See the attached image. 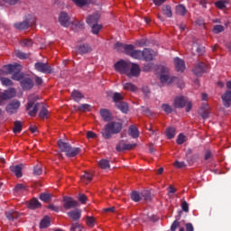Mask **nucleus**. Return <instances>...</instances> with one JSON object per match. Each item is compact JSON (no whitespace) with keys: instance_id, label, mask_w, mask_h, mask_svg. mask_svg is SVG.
<instances>
[{"instance_id":"obj_3","label":"nucleus","mask_w":231,"mask_h":231,"mask_svg":"<svg viewBox=\"0 0 231 231\" xmlns=\"http://www.w3.org/2000/svg\"><path fill=\"white\" fill-rule=\"evenodd\" d=\"M122 131V123L110 122L106 125L105 129L102 131L104 138L109 140L113 134H118Z\"/></svg>"},{"instance_id":"obj_49","label":"nucleus","mask_w":231,"mask_h":231,"mask_svg":"<svg viewBox=\"0 0 231 231\" xmlns=\"http://www.w3.org/2000/svg\"><path fill=\"white\" fill-rule=\"evenodd\" d=\"M0 80H1V83L4 85V86H12L14 84V82L12 81V79H8V78H3L1 77L0 78Z\"/></svg>"},{"instance_id":"obj_61","label":"nucleus","mask_w":231,"mask_h":231,"mask_svg":"<svg viewBox=\"0 0 231 231\" xmlns=\"http://www.w3.org/2000/svg\"><path fill=\"white\" fill-rule=\"evenodd\" d=\"M34 174L37 176H40V174H42V170L41 169L40 166H35L33 170Z\"/></svg>"},{"instance_id":"obj_8","label":"nucleus","mask_w":231,"mask_h":231,"mask_svg":"<svg viewBox=\"0 0 231 231\" xmlns=\"http://www.w3.org/2000/svg\"><path fill=\"white\" fill-rule=\"evenodd\" d=\"M129 62L125 60H119L115 64V69L116 71H118V73H121L122 75L127 74V69L129 68Z\"/></svg>"},{"instance_id":"obj_29","label":"nucleus","mask_w":231,"mask_h":231,"mask_svg":"<svg viewBox=\"0 0 231 231\" xmlns=\"http://www.w3.org/2000/svg\"><path fill=\"white\" fill-rule=\"evenodd\" d=\"M122 86H123V89H125V91L134 92V91H136V89H138V88L131 82H126V83L123 82Z\"/></svg>"},{"instance_id":"obj_37","label":"nucleus","mask_w":231,"mask_h":231,"mask_svg":"<svg viewBox=\"0 0 231 231\" xmlns=\"http://www.w3.org/2000/svg\"><path fill=\"white\" fill-rule=\"evenodd\" d=\"M14 192L16 194H23V192H26V186L23 184H17L14 187Z\"/></svg>"},{"instance_id":"obj_16","label":"nucleus","mask_w":231,"mask_h":231,"mask_svg":"<svg viewBox=\"0 0 231 231\" xmlns=\"http://www.w3.org/2000/svg\"><path fill=\"white\" fill-rule=\"evenodd\" d=\"M15 88H8L7 90L0 93V98L1 100H10V98H14V97H15Z\"/></svg>"},{"instance_id":"obj_48","label":"nucleus","mask_w":231,"mask_h":231,"mask_svg":"<svg viewBox=\"0 0 231 231\" xmlns=\"http://www.w3.org/2000/svg\"><path fill=\"white\" fill-rule=\"evenodd\" d=\"M99 167L102 169H109L110 165H109V161L106 160V159H102L99 163H98Z\"/></svg>"},{"instance_id":"obj_32","label":"nucleus","mask_w":231,"mask_h":231,"mask_svg":"<svg viewBox=\"0 0 231 231\" xmlns=\"http://www.w3.org/2000/svg\"><path fill=\"white\" fill-rule=\"evenodd\" d=\"M128 133L132 138H138V136H140V133L138 132V128H136V126H130Z\"/></svg>"},{"instance_id":"obj_5","label":"nucleus","mask_w":231,"mask_h":231,"mask_svg":"<svg viewBox=\"0 0 231 231\" xmlns=\"http://www.w3.org/2000/svg\"><path fill=\"white\" fill-rule=\"evenodd\" d=\"M58 145L60 151L66 153V156H68V158H74V156H77V154L80 152L79 148H73L69 143H64L62 141H59Z\"/></svg>"},{"instance_id":"obj_27","label":"nucleus","mask_w":231,"mask_h":231,"mask_svg":"<svg viewBox=\"0 0 231 231\" xmlns=\"http://www.w3.org/2000/svg\"><path fill=\"white\" fill-rule=\"evenodd\" d=\"M91 51V47H89V44L83 43L78 47V52L83 55L84 53H89Z\"/></svg>"},{"instance_id":"obj_47","label":"nucleus","mask_w":231,"mask_h":231,"mask_svg":"<svg viewBox=\"0 0 231 231\" xmlns=\"http://www.w3.org/2000/svg\"><path fill=\"white\" fill-rule=\"evenodd\" d=\"M40 199L45 203H48V201L51 199V195L50 193H42L40 195Z\"/></svg>"},{"instance_id":"obj_23","label":"nucleus","mask_w":231,"mask_h":231,"mask_svg":"<svg viewBox=\"0 0 231 231\" xmlns=\"http://www.w3.org/2000/svg\"><path fill=\"white\" fill-rule=\"evenodd\" d=\"M225 107H230L231 105V91L226 90L221 97Z\"/></svg>"},{"instance_id":"obj_9","label":"nucleus","mask_w":231,"mask_h":231,"mask_svg":"<svg viewBox=\"0 0 231 231\" xmlns=\"http://www.w3.org/2000/svg\"><path fill=\"white\" fill-rule=\"evenodd\" d=\"M19 107H21V102L17 99L12 100L6 106V112L9 115H15L19 111Z\"/></svg>"},{"instance_id":"obj_58","label":"nucleus","mask_w":231,"mask_h":231,"mask_svg":"<svg viewBox=\"0 0 231 231\" xmlns=\"http://www.w3.org/2000/svg\"><path fill=\"white\" fill-rule=\"evenodd\" d=\"M173 165L176 167V169H181L185 167V162L176 161Z\"/></svg>"},{"instance_id":"obj_62","label":"nucleus","mask_w":231,"mask_h":231,"mask_svg":"<svg viewBox=\"0 0 231 231\" xmlns=\"http://www.w3.org/2000/svg\"><path fill=\"white\" fill-rule=\"evenodd\" d=\"M136 45L140 46V47L146 46L147 45V41L143 40H143H139V41L136 42Z\"/></svg>"},{"instance_id":"obj_12","label":"nucleus","mask_w":231,"mask_h":231,"mask_svg":"<svg viewBox=\"0 0 231 231\" xmlns=\"http://www.w3.org/2000/svg\"><path fill=\"white\" fill-rule=\"evenodd\" d=\"M131 198L133 201L135 202L140 201L142 198H143L145 201H151V195L147 192L142 193V195H140L137 191H133L131 194Z\"/></svg>"},{"instance_id":"obj_39","label":"nucleus","mask_w":231,"mask_h":231,"mask_svg":"<svg viewBox=\"0 0 231 231\" xmlns=\"http://www.w3.org/2000/svg\"><path fill=\"white\" fill-rule=\"evenodd\" d=\"M92 178H93V175L91 173L85 172L81 176V181H83V183H89L91 181Z\"/></svg>"},{"instance_id":"obj_33","label":"nucleus","mask_w":231,"mask_h":231,"mask_svg":"<svg viewBox=\"0 0 231 231\" xmlns=\"http://www.w3.org/2000/svg\"><path fill=\"white\" fill-rule=\"evenodd\" d=\"M5 216H6L7 219L12 221V220L17 219V217H19V213L17 211L11 210L9 212H6Z\"/></svg>"},{"instance_id":"obj_28","label":"nucleus","mask_w":231,"mask_h":231,"mask_svg":"<svg viewBox=\"0 0 231 231\" xmlns=\"http://www.w3.org/2000/svg\"><path fill=\"white\" fill-rule=\"evenodd\" d=\"M14 27H16L17 30H26L30 27V20L14 23Z\"/></svg>"},{"instance_id":"obj_52","label":"nucleus","mask_w":231,"mask_h":231,"mask_svg":"<svg viewBox=\"0 0 231 231\" xmlns=\"http://www.w3.org/2000/svg\"><path fill=\"white\" fill-rule=\"evenodd\" d=\"M221 32H225V26L217 24L213 27V33H221Z\"/></svg>"},{"instance_id":"obj_14","label":"nucleus","mask_w":231,"mask_h":231,"mask_svg":"<svg viewBox=\"0 0 231 231\" xmlns=\"http://www.w3.org/2000/svg\"><path fill=\"white\" fill-rule=\"evenodd\" d=\"M63 207L66 208V210H69L70 208H77V207H79V202L73 200L69 197H64Z\"/></svg>"},{"instance_id":"obj_46","label":"nucleus","mask_w":231,"mask_h":231,"mask_svg":"<svg viewBox=\"0 0 231 231\" xmlns=\"http://www.w3.org/2000/svg\"><path fill=\"white\" fill-rule=\"evenodd\" d=\"M33 44V42L30 39H24L21 42V46L23 48H31V46Z\"/></svg>"},{"instance_id":"obj_36","label":"nucleus","mask_w":231,"mask_h":231,"mask_svg":"<svg viewBox=\"0 0 231 231\" xmlns=\"http://www.w3.org/2000/svg\"><path fill=\"white\" fill-rule=\"evenodd\" d=\"M166 136H167V138H169V140H171V138L176 136V128H174V127L167 128Z\"/></svg>"},{"instance_id":"obj_57","label":"nucleus","mask_w":231,"mask_h":231,"mask_svg":"<svg viewBox=\"0 0 231 231\" xmlns=\"http://www.w3.org/2000/svg\"><path fill=\"white\" fill-rule=\"evenodd\" d=\"M79 111H91V106L88 104H83L79 106Z\"/></svg>"},{"instance_id":"obj_19","label":"nucleus","mask_w":231,"mask_h":231,"mask_svg":"<svg viewBox=\"0 0 231 231\" xmlns=\"http://www.w3.org/2000/svg\"><path fill=\"white\" fill-rule=\"evenodd\" d=\"M134 147H136V143H125L124 142H120L117 145H116V151H118L119 152L122 151H131V149H134Z\"/></svg>"},{"instance_id":"obj_44","label":"nucleus","mask_w":231,"mask_h":231,"mask_svg":"<svg viewBox=\"0 0 231 231\" xmlns=\"http://www.w3.org/2000/svg\"><path fill=\"white\" fill-rule=\"evenodd\" d=\"M90 26L92 28V33H94V35H98L99 32L102 30V24L96 23Z\"/></svg>"},{"instance_id":"obj_64","label":"nucleus","mask_w":231,"mask_h":231,"mask_svg":"<svg viewBox=\"0 0 231 231\" xmlns=\"http://www.w3.org/2000/svg\"><path fill=\"white\" fill-rule=\"evenodd\" d=\"M186 231H194V226L190 223L186 224Z\"/></svg>"},{"instance_id":"obj_31","label":"nucleus","mask_w":231,"mask_h":231,"mask_svg":"<svg viewBox=\"0 0 231 231\" xmlns=\"http://www.w3.org/2000/svg\"><path fill=\"white\" fill-rule=\"evenodd\" d=\"M28 207L32 208V210H35V208H41V202H39L37 199H32L30 200Z\"/></svg>"},{"instance_id":"obj_25","label":"nucleus","mask_w":231,"mask_h":231,"mask_svg":"<svg viewBox=\"0 0 231 231\" xmlns=\"http://www.w3.org/2000/svg\"><path fill=\"white\" fill-rule=\"evenodd\" d=\"M10 171L12 172H14V174L16 176V178L23 177V166H21V165L11 166Z\"/></svg>"},{"instance_id":"obj_18","label":"nucleus","mask_w":231,"mask_h":231,"mask_svg":"<svg viewBox=\"0 0 231 231\" xmlns=\"http://www.w3.org/2000/svg\"><path fill=\"white\" fill-rule=\"evenodd\" d=\"M67 216H69L72 221H79V219H80L82 217V209L76 208L70 210L67 213Z\"/></svg>"},{"instance_id":"obj_21","label":"nucleus","mask_w":231,"mask_h":231,"mask_svg":"<svg viewBox=\"0 0 231 231\" xmlns=\"http://www.w3.org/2000/svg\"><path fill=\"white\" fill-rule=\"evenodd\" d=\"M100 19V14L98 13H95L94 14L92 15H89L88 18H87V23L89 26H93L95 24H98V21Z\"/></svg>"},{"instance_id":"obj_13","label":"nucleus","mask_w":231,"mask_h":231,"mask_svg":"<svg viewBox=\"0 0 231 231\" xmlns=\"http://www.w3.org/2000/svg\"><path fill=\"white\" fill-rule=\"evenodd\" d=\"M199 115L201 116L204 120H207L208 116H210V106L207 103H203L199 109Z\"/></svg>"},{"instance_id":"obj_35","label":"nucleus","mask_w":231,"mask_h":231,"mask_svg":"<svg viewBox=\"0 0 231 231\" xmlns=\"http://www.w3.org/2000/svg\"><path fill=\"white\" fill-rule=\"evenodd\" d=\"M71 97L73 98V100H75V102H80V100H82V98H84V96H82V93H80L79 91L74 90L71 94Z\"/></svg>"},{"instance_id":"obj_38","label":"nucleus","mask_w":231,"mask_h":231,"mask_svg":"<svg viewBox=\"0 0 231 231\" xmlns=\"http://www.w3.org/2000/svg\"><path fill=\"white\" fill-rule=\"evenodd\" d=\"M40 107V118H48V109H46V106L41 104Z\"/></svg>"},{"instance_id":"obj_55","label":"nucleus","mask_w":231,"mask_h":231,"mask_svg":"<svg viewBox=\"0 0 231 231\" xmlns=\"http://www.w3.org/2000/svg\"><path fill=\"white\" fill-rule=\"evenodd\" d=\"M7 5H17L19 3V0H0V6H5V4Z\"/></svg>"},{"instance_id":"obj_1","label":"nucleus","mask_w":231,"mask_h":231,"mask_svg":"<svg viewBox=\"0 0 231 231\" xmlns=\"http://www.w3.org/2000/svg\"><path fill=\"white\" fill-rule=\"evenodd\" d=\"M21 69H23L21 64L6 65L3 69H0V76L3 75V73L6 75L13 74V80H19L23 89H32V88H33V80L29 77H24L21 73Z\"/></svg>"},{"instance_id":"obj_26","label":"nucleus","mask_w":231,"mask_h":231,"mask_svg":"<svg viewBox=\"0 0 231 231\" xmlns=\"http://www.w3.org/2000/svg\"><path fill=\"white\" fill-rule=\"evenodd\" d=\"M100 115L105 122H111V112H109V110L102 108L100 110Z\"/></svg>"},{"instance_id":"obj_15","label":"nucleus","mask_w":231,"mask_h":231,"mask_svg":"<svg viewBox=\"0 0 231 231\" xmlns=\"http://www.w3.org/2000/svg\"><path fill=\"white\" fill-rule=\"evenodd\" d=\"M207 71V65L201 61H198L193 69V73L197 75V77H199L203 75Z\"/></svg>"},{"instance_id":"obj_40","label":"nucleus","mask_w":231,"mask_h":231,"mask_svg":"<svg viewBox=\"0 0 231 231\" xmlns=\"http://www.w3.org/2000/svg\"><path fill=\"white\" fill-rule=\"evenodd\" d=\"M162 14L166 15V17H172V9L171 8V5L163 6Z\"/></svg>"},{"instance_id":"obj_56","label":"nucleus","mask_w":231,"mask_h":231,"mask_svg":"<svg viewBox=\"0 0 231 231\" xmlns=\"http://www.w3.org/2000/svg\"><path fill=\"white\" fill-rule=\"evenodd\" d=\"M87 225L88 226H90L91 228H93V226H95V217H87Z\"/></svg>"},{"instance_id":"obj_60","label":"nucleus","mask_w":231,"mask_h":231,"mask_svg":"<svg viewBox=\"0 0 231 231\" xmlns=\"http://www.w3.org/2000/svg\"><path fill=\"white\" fill-rule=\"evenodd\" d=\"M181 209L183 212H189V203H187V201L181 203Z\"/></svg>"},{"instance_id":"obj_43","label":"nucleus","mask_w":231,"mask_h":231,"mask_svg":"<svg viewBox=\"0 0 231 231\" xmlns=\"http://www.w3.org/2000/svg\"><path fill=\"white\" fill-rule=\"evenodd\" d=\"M176 12L179 15H185L187 14V8H185V5H180L176 7Z\"/></svg>"},{"instance_id":"obj_59","label":"nucleus","mask_w":231,"mask_h":231,"mask_svg":"<svg viewBox=\"0 0 231 231\" xmlns=\"http://www.w3.org/2000/svg\"><path fill=\"white\" fill-rule=\"evenodd\" d=\"M180 226V222L178 220H175L171 226V231H176V229Z\"/></svg>"},{"instance_id":"obj_7","label":"nucleus","mask_w":231,"mask_h":231,"mask_svg":"<svg viewBox=\"0 0 231 231\" xmlns=\"http://www.w3.org/2000/svg\"><path fill=\"white\" fill-rule=\"evenodd\" d=\"M140 66L136 63L129 62L126 75L131 79L132 77H138L140 75Z\"/></svg>"},{"instance_id":"obj_42","label":"nucleus","mask_w":231,"mask_h":231,"mask_svg":"<svg viewBox=\"0 0 231 231\" xmlns=\"http://www.w3.org/2000/svg\"><path fill=\"white\" fill-rule=\"evenodd\" d=\"M50 226V217H45L40 223V228H48Z\"/></svg>"},{"instance_id":"obj_10","label":"nucleus","mask_w":231,"mask_h":231,"mask_svg":"<svg viewBox=\"0 0 231 231\" xmlns=\"http://www.w3.org/2000/svg\"><path fill=\"white\" fill-rule=\"evenodd\" d=\"M34 68L35 70L40 71V73H51V67L48 65V63L39 61L34 64Z\"/></svg>"},{"instance_id":"obj_63","label":"nucleus","mask_w":231,"mask_h":231,"mask_svg":"<svg viewBox=\"0 0 231 231\" xmlns=\"http://www.w3.org/2000/svg\"><path fill=\"white\" fill-rule=\"evenodd\" d=\"M152 69V63H148L143 67L144 71H151Z\"/></svg>"},{"instance_id":"obj_30","label":"nucleus","mask_w":231,"mask_h":231,"mask_svg":"<svg viewBox=\"0 0 231 231\" xmlns=\"http://www.w3.org/2000/svg\"><path fill=\"white\" fill-rule=\"evenodd\" d=\"M116 106L119 111H122V113H127V111H129V105H127L125 102L121 101L116 103Z\"/></svg>"},{"instance_id":"obj_54","label":"nucleus","mask_w":231,"mask_h":231,"mask_svg":"<svg viewBox=\"0 0 231 231\" xmlns=\"http://www.w3.org/2000/svg\"><path fill=\"white\" fill-rule=\"evenodd\" d=\"M162 109L163 110L164 113H167V115H170V113H172V106H170L169 104H163L162 106Z\"/></svg>"},{"instance_id":"obj_11","label":"nucleus","mask_w":231,"mask_h":231,"mask_svg":"<svg viewBox=\"0 0 231 231\" xmlns=\"http://www.w3.org/2000/svg\"><path fill=\"white\" fill-rule=\"evenodd\" d=\"M59 23L61 24V26H64L65 28H68L71 24V20L69 18V15L66 12H61L59 16Z\"/></svg>"},{"instance_id":"obj_4","label":"nucleus","mask_w":231,"mask_h":231,"mask_svg":"<svg viewBox=\"0 0 231 231\" xmlns=\"http://www.w3.org/2000/svg\"><path fill=\"white\" fill-rule=\"evenodd\" d=\"M39 97L35 94H32L28 97V102L26 105V111H28L29 116H35L41 107V103H38Z\"/></svg>"},{"instance_id":"obj_2","label":"nucleus","mask_w":231,"mask_h":231,"mask_svg":"<svg viewBox=\"0 0 231 231\" xmlns=\"http://www.w3.org/2000/svg\"><path fill=\"white\" fill-rule=\"evenodd\" d=\"M116 51H125L127 55H130L132 59H136L137 60H142L143 59V51L134 50V45H125L117 42L114 45Z\"/></svg>"},{"instance_id":"obj_6","label":"nucleus","mask_w":231,"mask_h":231,"mask_svg":"<svg viewBox=\"0 0 231 231\" xmlns=\"http://www.w3.org/2000/svg\"><path fill=\"white\" fill-rule=\"evenodd\" d=\"M157 73H160V80L162 84H172L176 80V77L169 75V69L164 66H158L156 68Z\"/></svg>"},{"instance_id":"obj_45","label":"nucleus","mask_w":231,"mask_h":231,"mask_svg":"<svg viewBox=\"0 0 231 231\" xmlns=\"http://www.w3.org/2000/svg\"><path fill=\"white\" fill-rule=\"evenodd\" d=\"M15 56L18 58V59H21V60H24V59H29L30 58V54H26L21 51H15Z\"/></svg>"},{"instance_id":"obj_20","label":"nucleus","mask_w":231,"mask_h":231,"mask_svg":"<svg viewBox=\"0 0 231 231\" xmlns=\"http://www.w3.org/2000/svg\"><path fill=\"white\" fill-rule=\"evenodd\" d=\"M156 57V51L151 49H144L143 51V59L144 60H152Z\"/></svg>"},{"instance_id":"obj_51","label":"nucleus","mask_w":231,"mask_h":231,"mask_svg":"<svg viewBox=\"0 0 231 231\" xmlns=\"http://www.w3.org/2000/svg\"><path fill=\"white\" fill-rule=\"evenodd\" d=\"M82 226L79 223H72L70 226V231H82Z\"/></svg>"},{"instance_id":"obj_53","label":"nucleus","mask_w":231,"mask_h":231,"mask_svg":"<svg viewBox=\"0 0 231 231\" xmlns=\"http://www.w3.org/2000/svg\"><path fill=\"white\" fill-rule=\"evenodd\" d=\"M185 142H187V137L183 135V134H180L177 138L178 145H182V143H185Z\"/></svg>"},{"instance_id":"obj_41","label":"nucleus","mask_w":231,"mask_h":231,"mask_svg":"<svg viewBox=\"0 0 231 231\" xmlns=\"http://www.w3.org/2000/svg\"><path fill=\"white\" fill-rule=\"evenodd\" d=\"M72 2L74 5L79 6L80 8H82V6L89 5V0H72Z\"/></svg>"},{"instance_id":"obj_17","label":"nucleus","mask_w":231,"mask_h":231,"mask_svg":"<svg viewBox=\"0 0 231 231\" xmlns=\"http://www.w3.org/2000/svg\"><path fill=\"white\" fill-rule=\"evenodd\" d=\"M173 62L176 71H178L179 73H183L185 71L186 66L185 61L183 60L180 59L179 57H176L174 58Z\"/></svg>"},{"instance_id":"obj_50","label":"nucleus","mask_w":231,"mask_h":231,"mask_svg":"<svg viewBox=\"0 0 231 231\" xmlns=\"http://www.w3.org/2000/svg\"><path fill=\"white\" fill-rule=\"evenodd\" d=\"M215 5H216L217 8H219V10H223V8H225L226 6V5H228V2L219 0V1L216 2Z\"/></svg>"},{"instance_id":"obj_34","label":"nucleus","mask_w":231,"mask_h":231,"mask_svg":"<svg viewBox=\"0 0 231 231\" xmlns=\"http://www.w3.org/2000/svg\"><path fill=\"white\" fill-rule=\"evenodd\" d=\"M21 131H23V123L21 121H15L13 132L14 134H17V133H21Z\"/></svg>"},{"instance_id":"obj_22","label":"nucleus","mask_w":231,"mask_h":231,"mask_svg":"<svg viewBox=\"0 0 231 231\" xmlns=\"http://www.w3.org/2000/svg\"><path fill=\"white\" fill-rule=\"evenodd\" d=\"M107 97H111V98H113L116 106V104H120V102H122V100H124V96H122V94L118 93V92H107Z\"/></svg>"},{"instance_id":"obj_24","label":"nucleus","mask_w":231,"mask_h":231,"mask_svg":"<svg viewBox=\"0 0 231 231\" xmlns=\"http://www.w3.org/2000/svg\"><path fill=\"white\" fill-rule=\"evenodd\" d=\"M185 104H187V98H185V97H177L174 99V103L173 106L174 107H178V108H181V107H185Z\"/></svg>"}]
</instances>
